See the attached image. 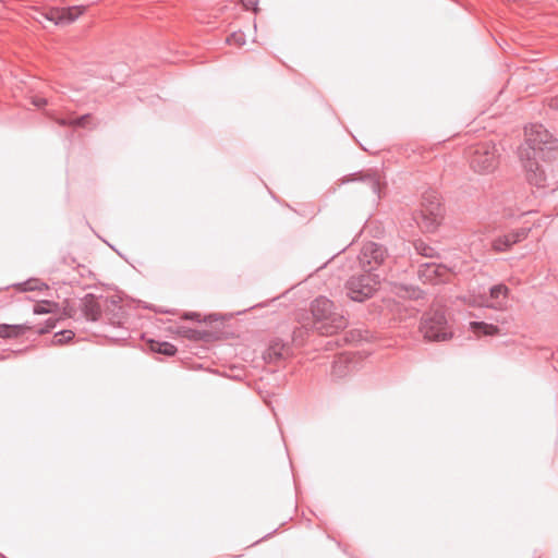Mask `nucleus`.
Here are the masks:
<instances>
[{
  "label": "nucleus",
  "instance_id": "nucleus-1",
  "mask_svg": "<svg viewBox=\"0 0 558 558\" xmlns=\"http://www.w3.org/2000/svg\"><path fill=\"white\" fill-rule=\"evenodd\" d=\"M184 319L202 323L198 327L183 331L184 337L195 341L213 342L240 338V326L230 318L210 314L201 319L196 312L185 313Z\"/></svg>",
  "mask_w": 558,
  "mask_h": 558
},
{
  "label": "nucleus",
  "instance_id": "nucleus-2",
  "mask_svg": "<svg viewBox=\"0 0 558 558\" xmlns=\"http://www.w3.org/2000/svg\"><path fill=\"white\" fill-rule=\"evenodd\" d=\"M313 327L320 335H332L345 328V317L336 312L332 301L325 296H318L311 303Z\"/></svg>",
  "mask_w": 558,
  "mask_h": 558
},
{
  "label": "nucleus",
  "instance_id": "nucleus-3",
  "mask_svg": "<svg viewBox=\"0 0 558 558\" xmlns=\"http://www.w3.org/2000/svg\"><path fill=\"white\" fill-rule=\"evenodd\" d=\"M527 153L530 156L555 158L557 154V140L542 124H531L525 128V144L520 147V153Z\"/></svg>",
  "mask_w": 558,
  "mask_h": 558
},
{
  "label": "nucleus",
  "instance_id": "nucleus-4",
  "mask_svg": "<svg viewBox=\"0 0 558 558\" xmlns=\"http://www.w3.org/2000/svg\"><path fill=\"white\" fill-rule=\"evenodd\" d=\"M470 167L480 174L494 172L499 166L500 154L493 141L470 145L465 150Z\"/></svg>",
  "mask_w": 558,
  "mask_h": 558
},
{
  "label": "nucleus",
  "instance_id": "nucleus-5",
  "mask_svg": "<svg viewBox=\"0 0 558 558\" xmlns=\"http://www.w3.org/2000/svg\"><path fill=\"white\" fill-rule=\"evenodd\" d=\"M442 214L439 193L429 190L422 195L420 207L414 213L413 219L423 231L434 232L440 225Z\"/></svg>",
  "mask_w": 558,
  "mask_h": 558
},
{
  "label": "nucleus",
  "instance_id": "nucleus-6",
  "mask_svg": "<svg viewBox=\"0 0 558 558\" xmlns=\"http://www.w3.org/2000/svg\"><path fill=\"white\" fill-rule=\"evenodd\" d=\"M520 159L525 171L526 180L537 187L555 186L558 180L548 172L549 163L542 157L530 156L527 153H520Z\"/></svg>",
  "mask_w": 558,
  "mask_h": 558
},
{
  "label": "nucleus",
  "instance_id": "nucleus-7",
  "mask_svg": "<svg viewBox=\"0 0 558 558\" xmlns=\"http://www.w3.org/2000/svg\"><path fill=\"white\" fill-rule=\"evenodd\" d=\"M420 331L429 341L440 342L452 337V331L441 308L432 310L423 316Z\"/></svg>",
  "mask_w": 558,
  "mask_h": 558
},
{
  "label": "nucleus",
  "instance_id": "nucleus-8",
  "mask_svg": "<svg viewBox=\"0 0 558 558\" xmlns=\"http://www.w3.org/2000/svg\"><path fill=\"white\" fill-rule=\"evenodd\" d=\"M380 280L375 274L364 272L352 276L345 282L348 298L355 302H364L379 289Z\"/></svg>",
  "mask_w": 558,
  "mask_h": 558
},
{
  "label": "nucleus",
  "instance_id": "nucleus-9",
  "mask_svg": "<svg viewBox=\"0 0 558 558\" xmlns=\"http://www.w3.org/2000/svg\"><path fill=\"white\" fill-rule=\"evenodd\" d=\"M387 258V251L384 246L368 242L363 245L359 254V264L364 272L373 274V271L383 265Z\"/></svg>",
  "mask_w": 558,
  "mask_h": 558
},
{
  "label": "nucleus",
  "instance_id": "nucleus-10",
  "mask_svg": "<svg viewBox=\"0 0 558 558\" xmlns=\"http://www.w3.org/2000/svg\"><path fill=\"white\" fill-rule=\"evenodd\" d=\"M418 278L424 283L438 284L449 279V269L441 264L425 263L420 265L417 271Z\"/></svg>",
  "mask_w": 558,
  "mask_h": 558
},
{
  "label": "nucleus",
  "instance_id": "nucleus-11",
  "mask_svg": "<svg viewBox=\"0 0 558 558\" xmlns=\"http://www.w3.org/2000/svg\"><path fill=\"white\" fill-rule=\"evenodd\" d=\"M530 229L520 228L514 231L509 232L508 234L498 236L492 243V247L495 252H506L512 247L515 243H519L525 240L529 235Z\"/></svg>",
  "mask_w": 558,
  "mask_h": 558
},
{
  "label": "nucleus",
  "instance_id": "nucleus-12",
  "mask_svg": "<svg viewBox=\"0 0 558 558\" xmlns=\"http://www.w3.org/2000/svg\"><path fill=\"white\" fill-rule=\"evenodd\" d=\"M355 357L354 351H341L338 353L332 362V374L337 377L344 376L355 363Z\"/></svg>",
  "mask_w": 558,
  "mask_h": 558
},
{
  "label": "nucleus",
  "instance_id": "nucleus-13",
  "mask_svg": "<svg viewBox=\"0 0 558 558\" xmlns=\"http://www.w3.org/2000/svg\"><path fill=\"white\" fill-rule=\"evenodd\" d=\"M81 311L85 318L92 322H96L101 316V304L97 296L94 294H86L81 300Z\"/></svg>",
  "mask_w": 558,
  "mask_h": 558
},
{
  "label": "nucleus",
  "instance_id": "nucleus-14",
  "mask_svg": "<svg viewBox=\"0 0 558 558\" xmlns=\"http://www.w3.org/2000/svg\"><path fill=\"white\" fill-rule=\"evenodd\" d=\"M33 332V326L25 324H1L0 325V338L3 339H21Z\"/></svg>",
  "mask_w": 558,
  "mask_h": 558
},
{
  "label": "nucleus",
  "instance_id": "nucleus-15",
  "mask_svg": "<svg viewBox=\"0 0 558 558\" xmlns=\"http://www.w3.org/2000/svg\"><path fill=\"white\" fill-rule=\"evenodd\" d=\"M509 289L505 284H496L493 286L489 290L490 303L487 304L488 307L494 310H504L507 305Z\"/></svg>",
  "mask_w": 558,
  "mask_h": 558
},
{
  "label": "nucleus",
  "instance_id": "nucleus-16",
  "mask_svg": "<svg viewBox=\"0 0 558 558\" xmlns=\"http://www.w3.org/2000/svg\"><path fill=\"white\" fill-rule=\"evenodd\" d=\"M470 329L476 337L495 336L499 332L497 326L484 322H471Z\"/></svg>",
  "mask_w": 558,
  "mask_h": 558
},
{
  "label": "nucleus",
  "instance_id": "nucleus-17",
  "mask_svg": "<svg viewBox=\"0 0 558 558\" xmlns=\"http://www.w3.org/2000/svg\"><path fill=\"white\" fill-rule=\"evenodd\" d=\"M86 7L84 5H75L69 8H61V24H70L73 23L78 16H81L85 12Z\"/></svg>",
  "mask_w": 558,
  "mask_h": 558
},
{
  "label": "nucleus",
  "instance_id": "nucleus-18",
  "mask_svg": "<svg viewBox=\"0 0 558 558\" xmlns=\"http://www.w3.org/2000/svg\"><path fill=\"white\" fill-rule=\"evenodd\" d=\"M59 305L56 302L52 301H40L34 306V314L40 315V314H49V313H58Z\"/></svg>",
  "mask_w": 558,
  "mask_h": 558
},
{
  "label": "nucleus",
  "instance_id": "nucleus-19",
  "mask_svg": "<svg viewBox=\"0 0 558 558\" xmlns=\"http://www.w3.org/2000/svg\"><path fill=\"white\" fill-rule=\"evenodd\" d=\"M61 13V8H50L46 12H40L36 20L41 23V19H44L46 21L53 22L56 25H60L62 20V17H60Z\"/></svg>",
  "mask_w": 558,
  "mask_h": 558
},
{
  "label": "nucleus",
  "instance_id": "nucleus-20",
  "mask_svg": "<svg viewBox=\"0 0 558 558\" xmlns=\"http://www.w3.org/2000/svg\"><path fill=\"white\" fill-rule=\"evenodd\" d=\"M413 245H414L416 253L420 254L421 256L434 258V257H437V255H438L437 251L434 247H432L430 245H428L427 243H425L422 240H416L413 243Z\"/></svg>",
  "mask_w": 558,
  "mask_h": 558
},
{
  "label": "nucleus",
  "instance_id": "nucleus-21",
  "mask_svg": "<svg viewBox=\"0 0 558 558\" xmlns=\"http://www.w3.org/2000/svg\"><path fill=\"white\" fill-rule=\"evenodd\" d=\"M288 356L289 351H262V359L265 363L277 362Z\"/></svg>",
  "mask_w": 558,
  "mask_h": 558
},
{
  "label": "nucleus",
  "instance_id": "nucleus-22",
  "mask_svg": "<svg viewBox=\"0 0 558 558\" xmlns=\"http://www.w3.org/2000/svg\"><path fill=\"white\" fill-rule=\"evenodd\" d=\"M363 180L367 181L373 193L380 197L381 183H380L379 177L376 173H372V174L364 175Z\"/></svg>",
  "mask_w": 558,
  "mask_h": 558
},
{
  "label": "nucleus",
  "instance_id": "nucleus-23",
  "mask_svg": "<svg viewBox=\"0 0 558 558\" xmlns=\"http://www.w3.org/2000/svg\"><path fill=\"white\" fill-rule=\"evenodd\" d=\"M74 337V332L71 330H63L60 332H57L53 336L52 344L53 345H62L68 343L72 338Z\"/></svg>",
  "mask_w": 558,
  "mask_h": 558
},
{
  "label": "nucleus",
  "instance_id": "nucleus-24",
  "mask_svg": "<svg viewBox=\"0 0 558 558\" xmlns=\"http://www.w3.org/2000/svg\"><path fill=\"white\" fill-rule=\"evenodd\" d=\"M44 288H47V284L39 281L38 279H31L21 284L22 291L43 290Z\"/></svg>",
  "mask_w": 558,
  "mask_h": 558
},
{
  "label": "nucleus",
  "instance_id": "nucleus-25",
  "mask_svg": "<svg viewBox=\"0 0 558 558\" xmlns=\"http://www.w3.org/2000/svg\"><path fill=\"white\" fill-rule=\"evenodd\" d=\"M227 43L236 47H241L245 44V36L242 32H234L227 37Z\"/></svg>",
  "mask_w": 558,
  "mask_h": 558
},
{
  "label": "nucleus",
  "instance_id": "nucleus-26",
  "mask_svg": "<svg viewBox=\"0 0 558 558\" xmlns=\"http://www.w3.org/2000/svg\"><path fill=\"white\" fill-rule=\"evenodd\" d=\"M92 121L93 116L90 113L83 114L80 118L73 119V128H88Z\"/></svg>",
  "mask_w": 558,
  "mask_h": 558
},
{
  "label": "nucleus",
  "instance_id": "nucleus-27",
  "mask_svg": "<svg viewBox=\"0 0 558 558\" xmlns=\"http://www.w3.org/2000/svg\"><path fill=\"white\" fill-rule=\"evenodd\" d=\"M47 116L50 119H52L56 123H58L60 126H72L73 128V120L58 118V117H54L52 113H47Z\"/></svg>",
  "mask_w": 558,
  "mask_h": 558
},
{
  "label": "nucleus",
  "instance_id": "nucleus-28",
  "mask_svg": "<svg viewBox=\"0 0 558 558\" xmlns=\"http://www.w3.org/2000/svg\"><path fill=\"white\" fill-rule=\"evenodd\" d=\"M29 100H31L32 105H34L35 107H38V108L46 106L48 102L46 98H43V97H39L36 95L29 96Z\"/></svg>",
  "mask_w": 558,
  "mask_h": 558
},
{
  "label": "nucleus",
  "instance_id": "nucleus-29",
  "mask_svg": "<svg viewBox=\"0 0 558 558\" xmlns=\"http://www.w3.org/2000/svg\"><path fill=\"white\" fill-rule=\"evenodd\" d=\"M549 106L554 109H558V98H553L549 102Z\"/></svg>",
  "mask_w": 558,
  "mask_h": 558
},
{
  "label": "nucleus",
  "instance_id": "nucleus-30",
  "mask_svg": "<svg viewBox=\"0 0 558 558\" xmlns=\"http://www.w3.org/2000/svg\"><path fill=\"white\" fill-rule=\"evenodd\" d=\"M157 353H162V354H166V355H169V356H173L177 351H168V350H165V351H156Z\"/></svg>",
  "mask_w": 558,
  "mask_h": 558
},
{
  "label": "nucleus",
  "instance_id": "nucleus-31",
  "mask_svg": "<svg viewBox=\"0 0 558 558\" xmlns=\"http://www.w3.org/2000/svg\"><path fill=\"white\" fill-rule=\"evenodd\" d=\"M277 345H278V343H276V344H274V345H270V347H269V350L275 349V347H277Z\"/></svg>",
  "mask_w": 558,
  "mask_h": 558
}]
</instances>
